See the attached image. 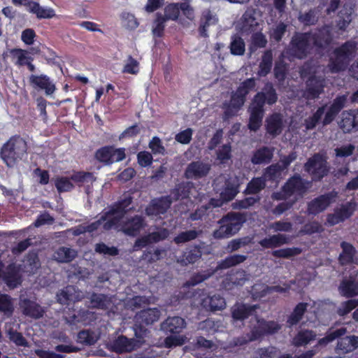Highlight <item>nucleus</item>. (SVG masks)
Segmentation results:
<instances>
[{
  "mask_svg": "<svg viewBox=\"0 0 358 358\" xmlns=\"http://www.w3.org/2000/svg\"><path fill=\"white\" fill-rule=\"evenodd\" d=\"M126 213L125 206H123V204H120L116 208L106 213L96 222L88 225H79L71 229L69 231L72 232L73 235L78 236L86 231L93 232L103 225V228L106 230L114 228L129 236H136L145 226L144 220L141 217L137 215L128 218L125 216Z\"/></svg>",
  "mask_w": 358,
  "mask_h": 358,
  "instance_id": "f257e3e1",
  "label": "nucleus"
},
{
  "mask_svg": "<svg viewBox=\"0 0 358 358\" xmlns=\"http://www.w3.org/2000/svg\"><path fill=\"white\" fill-rule=\"evenodd\" d=\"M330 41V28L325 27L317 33L296 34L292 41L291 50L294 57L301 59L313 50L322 53Z\"/></svg>",
  "mask_w": 358,
  "mask_h": 358,
  "instance_id": "f03ea898",
  "label": "nucleus"
},
{
  "mask_svg": "<svg viewBox=\"0 0 358 358\" xmlns=\"http://www.w3.org/2000/svg\"><path fill=\"white\" fill-rule=\"evenodd\" d=\"M309 187L310 182L303 180L299 176L292 178L283 187L282 192L273 194L275 199H285V201L278 205L273 213L277 215H281L301 198Z\"/></svg>",
  "mask_w": 358,
  "mask_h": 358,
  "instance_id": "7ed1b4c3",
  "label": "nucleus"
},
{
  "mask_svg": "<svg viewBox=\"0 0 358 358\" xmlns=\"http://www.w3.org/2000/svg\"><path fill=\"white\" fill-rule=\"evenodd\" d=\"M224 182V187L222 189H219L220 199H216L213 198L210 200L208 205H203L196 212L191 215L190 217L192 220H197L205 215V213L213 208L220 207L224 202L232 200L238 192V179L236 177L229 178L226 180L224 177L220 176L215 181V189H218V185Z\"/></svg>",
  "mask_w": 358,
  "mask_h": 358,
  "instance_id": "20e7f679",
  "label": "nucleus"
},
{
  "mask_svg": "<svg viewBox=\"0 0 358 358\" xmlns=\"http://www.w3.org/2000/svg\"><path fill=\"white\" fill-rule=\"evenodd\" d=\"M265 92H259L254 98L250 108V113L249 129L252 131L257 130L262 124L264 115L263 106L266 101L267 103L273 104L277 101V96L271 85L267 84Z\"/></svg>",
  "mask_w": 358,
  "mask_h": 358,
  "instance_id": "39448f33",
  "label": "nucleus"
},
{
  "mask_svg": "<svg viewBox=\"0 0 358 358\" xmlns=\"http://www.w3.org/2000/svg\"><path fill=\"white\" fill-rule=\"evenodd\" d=\"M324 69L321 66H310L306 64L301 71L303 78H308L306 90L304 96L308 99L317 97L322 93L324 87V78L320 75Z\"/></svg>",
  "mask_w": 358,
  "mask_h": 358,
  "instance_id": "423d86ee",
  "label": "nucleus"
},
{
  "mask_svg": "<svg viewBox=\"0 0 358 358\" xmlns=\"http://www.w3.org/2000/svg\"><path fill=\"white\" fill-rule=\"evenodd\" d=\"M357 43L349 41L341 48L335 50L330 58L328 70L331 73H336L345 69L350 60L355 56Z\"/></svg>",
  "mask_w": 358,
  "mask_h": 358,
  "instance_id": "0eeeda50",
  "label": "nucleus"
},
{
  "mask_svg": "<svg viewBox=\"0 0 358 358\" xmlns=\"http://www.w3.org/2000/svg\"><path fill=\"white\" fill-rule=\"evenodd\" d=\"M255 85V80L249 78L241 83L231 96L229 103H224V115L229 117L235 115L245 102V97Z\"/></svg>",
  "mask_w": 358,
  "mask_h": 358,
  "instance_id": "6e6552de",
  "label": "nucleus"
},
{
  "mask_svg": "<svg viewBox=\"0 0 358 358\" xmlns=\"http://www.w3.org/2000/svg\"><path fill=\"white\" fill-rule=\"evenodd\" d=\"M245 217L240 213H229L223 217L219 223L220 228L214 231L216 238H224L236 234L241 229Z\"/></svg>",
  "mask_w": 358,
  "mask_h": 358,
  "instance_id": "1a4fd4ad",
  "label": "nucleus"
},
{
  "mask_svg": "<svg viewBox=\"0 0 358 358\" xmlns=\"http://www.w3.org/2000/svg\"><path fill=\"white\" fill-rule=\"evenodd\" d=\"M36 34L31 29L24 30V44L31 45L27 49L24 48V64H27L30 71H34L35 66L30 62L32 56L37 55L40 50L39 45L35 43Z\"/></svg>",
  "mask_w": 358,
  "mask_h": 358,
  "instance_id": "9d476101",
  "label": "nucleus"
},
{
  "mask_svg": "<svg viewBox=\"0 0 358 358\" xmlns=\"http://www.w3.org/2000/svg\"><path fill=\"white\" fill-rule=\"evenodd\" d=\"M305 170L313 178L320 179L327 173L326 159L320 155H315L305 164Z\"/></svg>",
  "mask_w": 358,
  "mask_h": 358,
  "instance_id": "9b49d317",
  "label": "nucleus"
},
{
  "mask_svg": "<svg viewBox=\"0 0 358 358\" xmlns=\"http://www.w3.org/2000/svg\"><path fill=\"white\" fill-rule=\"evenodd\" d=\"M96 158L106 164L117 162L125 158L124 149L104 147L96 151Z\"/></svg>",
  "mask_w": 358,
  "mask_h": 358,
  "instance_id": "f8f14e48",
  "label": "nucleus"
},
{
  "mask_svg": "<svg viewBox=\"0 0 358 358\" xmlns=\"http://www.w3.org/2000/svg\"><path fill=\"white\" fill-rule=\"evenodd\" d=\"M356 203L354 201L348 202L335 209L334 213L327 217V223L335 225L349 218L355 211Z\"/></svg>",
  "mask_w": 358,
  "mask_h": 358,
  "instance_id": "ddd939ff",
  "label": "nucleus"
},
{
  "mask_svg": "<svg viewBox=\"0 0 358 358\" xmlns=\"http://www.w3.org/2000/svg\"><path fill=\"white\" fill-rule=\"evenodd\" d=\"M3 264L0 261V281L3 280L11 288L20 283L21 267L15 264L9 265L5 271L2 270Z\"/></svg>",
  "mask_w": 358,
  "mask_h": 358,
  "instance_id": "4468645a",
  "label": "nucleus"
},
{
  "mask_svg": "<svg viewBox=\"0 0 358 358\" xmlns=\"http://www.w3.org/2000/svg\"><path fill=\"white\" fill-rule=\"evenodd\" d=\"M22 138H11L2 148L1 157L8 166H13L17 159L16 149L20 148Z\"/></svg>",
  "mask_w": 358,
  "mask_h": 358,
  "instance_id": "2eb2a0df",
  "label": "nucleus"
},
{
  "mask_svg": "<svg viewBox=\"0 0 358 358\" xmlns=\"http://www.w3.org/2000/svg\"><path fill=\"white\" fill-rule=\"evenodd\" d=\"M336 197L337 193L332 192L313 199L308 203V213L317 215L324 211L331 203L336 201Z\"/></svg>",
  "mask_w": 358,
  "mask_h": 358,
  "instance_id": "dca6fc26",
  "label": "nucleus"
},
{
  "mask_svg": "<svg viewBox=\"0 0 358 358\" xmlns=\"http://www.w3.org/2000/svg\"><path fill=\"white\" fill-rule=\"evenodd\" d=\"M25 10L36 16L38 19H50L55 16L53 8L42 6L38 3L31 0H24Z\"/></svg>",
  "mask_w": 358,
  "mask_h": 358,
  "instance_id": "f3484780",
  "label": "nucleus"
},
{
  "mask_svg": "<svg viewBox=\"0 0 358 358\" xmlns=\"http://www.w3.org/2000/svg\"><path fill=\"white\" fill-rule=\"evenodd\" d=\"M171 201L169 197L155 199L146 208V214L152 219H157L160 215L164 214L170 207Z\"/></svg>",
  "mask_w": 358,
  "mask_h": 358,
  "instance_id": "a211bd4d",
  "label": "nucleus"
},
{
  "mask_svg": "<svg viewBox=\"0 0 358 358\" xmlns=\"http://www.w3.org/2000/svg\"><path fill=\"white\" fill-rule=\"evenodd\" d=\"M29 81L34 87L43 90L46 95H52L56 90L55 83L46 75H31Z\"/></svg>",
  "mask_w": 358,
  "mask_h": 358,
  "instance_id": "6ab92c4d",
  "label": "nucleus"
},
{
  "mask_svg": "<svg viewBox=\"0 0 358 358\" xmlns=\"http://www.w3.org/2000/svg\"><path fill=\"white\" fill-rule=\"evenodd\" d=\"M169 232L166 229H161L157 231L152 232L148 236L138 238L134 245V250H138L145 247L148 244L157 243L168 237Z\"/></svg>",
  "mask_w": 358,
  "mask_h": 358,
  "instance_id": "aec40b11",
  "label": "nucleus"
},
{
  "mask_svg": "<svg viewBox=\"0 0 358 358\" xmlns=\"http://www.w3.org/2000/svg\"><path fill=\"white\" fill-rule=\"evenodd\" d=\"M210 169V165L202 162H192L188 165L185 171L187 178L198 179L206 176Z\"/></svg>",
  "mask_w": 358,
  "mask_h": 358,
  "instance_id": "412c9836",
  "label": "nucleus"
},
{
  "mask_svg": "<svg viewBox=\"0 0 358 358\" xmlns=\"http://www.w3.org/2000/svg\"><path fill=\"white\" fill-rule=\"evenodd\" d=\"M296 158V155L295 153H291L289 156L285 157L282 160V165L278 164L275 165H272L268 167L266 172L265 176L269 178H279L282 172L289 166V164L293 162Z\"/></svg>",
  "mask_w": 358,
  "mask_h": 358,
  "instance_id": "4be33fe9",
  "label": "nucleus"
},
{
  "mask_svg": "<svg viewBox=\"0 0 358 358\" xmlns=\"http://www.w3.org/2000/svg\"><path fill=\"white\" fill-rule=\"evenodd\" d=\"M296 158V155L295 153H291L289 156L285 157L282 160V165L278 164L275 165H272L268 167L266 172L265 176L269 178H279L282 172L289 166V164L293 162Z\"/></svg>",
  "mask_w": 358,
  "mask_h": 358,
  "instance_id": "5701e85b",
  "label": "nucleus"
},
{
  "mask_svg": "<svg viewBox=\"0 0 358 358\" xmlns=\"http://www.w3.org/2000/svg\"><path fill=\"white\" fill-rule=\"evenodd\" d=\"M255 320L257 325L255 327V331L252 332L250 340H255L264 334L275 333L279 329L278 324L274 322L260 320H258L256 316L255 317Z\"/></svg>",
  "mask_w": 358,
  "mask_h": 358,
  "instance_id": "b1692460",
  "label": "nucleus"
},
{
  "mask_svg": "<svg viewBox=\"0 0 358 358\" xmlns=\"http://www.w3.org/2000/svg\"><path fill=\"white\" fill-rule=\"evenodd\" d=\"M346 101V95L338 96L336 99H334V102L329 106L327 111L326 112L324 118L323 120L324 125L328 124L333 121L336 115L345 106Z\"/></svg>",
  "mask_w": 358,
  "mask_h": 358,
  "instance_id": "393cba45",
  "label": "nucleus"
},
{
  "mask_svg": "<svg viewBox=\"0 0 358 358\" xmlns=\"http://www.w3.org/2000/svg\"><path fill=\"white\" fill-rule=\"evenodd\" d=\"M84 298L83 294L73 286H68L57 294V299L60 303H66L68 301H80Z\"/></svg>",
  "mask_w": 358,
  "mask_h": 358,
  "instance_id": "a878e982",
  "label": "nucleus"
},
{
  "mask_svg": "<svg viewBox=\"0 0 358 358\" xmlns=\"http://www.w3.org/2000/svg\"><path fill=\"white\" fill-rule=\"evenodd\" d=\"M358 348V336H350L341 338L338 340L336 351L339 353L346 354L352 352Z\"/></svg>",
  "mask_w": 358,
  "mask_h": 358,
  "instance_id": "bb28decb",
  "label": "nucleus"
},
{
  "mask_svg": "<svg viewBox=\"0 0 358 358\" xmlns=\"http://www.w3.org/2000/svg\"><path fill=\"white\" fill-rule=\"evenodd\" d=\"M344 132H350L358 129V115L354 112L345 111L342 113V119L339 123Z\"/></svg>",
  "mask_w": 358,
  "mask_h": 358,
  "instance_id": "cd10ccee",
  "label": "nucleus"
},
{
  "mask_svg": "<svg viewBox=\"0 0 358 358\" xmlns=\"http://www.w3.org/2000/svg\"><path fill=\"white\" fill-rule=\"evenodd\" d=\"M256 306H250L245 304H236L232 308V317L234 321L243 320L255 313Z\"/></svg>",
  "mask_w": 358,
  "mask_h": 358,
  "instance_id": "c85d7f7f",
  "label": "nucleus"
},
{
  "mask_svg": "<svg viewBox=\"0 0 358 358\" xmlns=\"http://www.w3.org/2000/svg\"><path fill=\"white\" fill-rule=\"evenodd\" d=\"M287 289V287H282L280 286H273L268 287L262 283L255 284L251 290V294L255 299H260L265 296L266 293L271 292H283Z\"/></svg>",
  "mask_w": 358,
  "mask_h": 358,
  "instance_id": "c756f323",
  "label": "nucleus"
},
{
  "mask_svg": "<svg viewBox=\"0 0 358 358\" xmlns=\"http://www.w3.org/2000/svg\"><path fill=\"white\" fill-rule=\"evenodd\" d=\"M342 252L339 256V260L342 264H346L351 262L358 264V258L356 256V251L354 247L348 243H341Z\"/></svg>",
  "mask_w": 358,
  "mask_h": 358,
  "instance_id": "7c9ffc66",
  "label": "nucleus"
},
{
  "mask_svg": "<svg viewBox=\"0 0 358 358\" xmlns=\"http://www.w3.org/2000/svg\"><path fill=\"white\" fill-rule=\"evenodd\" d=\"M338 290L342 296L352 297L358 294V285L355 282V279L350 277L349 279L343 280Z\"/></svg>",
  "mask_w": 358,
  "mask_h": 358,
  "instance_id": "2f4dec72",
  "label": "nucleus"
},
{
  "mask_svg": "<svg viewBox=\"0 0 358 358\" xmlns=\"http://www.w3.org/2000/svg\"><path fill=\"white\" fill-rule=\"evenodd\" d=\"M284 127V122L280 114L275 113L266 120L267 131L272 135L279 134Z\"/></svg>",
  "mask_w": 358,
  "mask_h": 358,
  "instance_id": "473e14b6",
  "label": "nucleus"
},
{
  "mask_svg": "<svg viewBox=\"0 0 358 358\" xmlns=\"http://www.w3.org/2000/svg\"><path fill=\"white\" fill-rule=\"evenodd\" d=\"M202 306L210 310H218L226 307V302L224 298L220 295H213L202 299Z\"/></svg>",
  "mask_w": 358,
  "mask_h": 358,
  "instance_id": "72a5a7b5",
  "label": "nucleus"
},
{
  "mask_svg": "<svg viewBox=\"0 0 358 358\" xmlns=\"http://www.w3.org/2000/svg\"><path fill=\"white\" fill-rule=\"evenodd\" d=\"M185 326V320L180 317H169L162 325L164 331L170 333H178Z\"/></svg>",
  "mask_w": 358,
  "mask_h": 358,
  "instance_id": "f704fd0d",
  "label": "nucleus"
},
{
  "mask_svg": "<svg viewBox=\"0 0 358 358\" xmlns=\"http://www.w3.org/2000/svg\"><path fill=\"white\" fill-rule=\"evenodd\" d=\"M289 242V238L283 234H277L266 238L259 242V244L266 248L279 247Z\"/></svg>",
  "mask_w": 358,
  "mask_h": 358,
  "instance_id": "c9c22d12",
  "label": "nucleus"
},
{
  "mask_svg": "<svg viewBox=\"0 0 358 358\" xmlns=\"http://www.w3.org/2000/svg\"><path fill=\"white\" fill-rule=\"evenodd\" d=\"M160 315V313L157 308H149L143 310L136 316L137 322L141 321L145 324H149L157 321Z\"/></svg>",
  "mask_w": 358,
  "mask_h": 358,
  "instance_id": "e433bc0d",
  "label": "nucleus"
},
{
  "mask_svg": "<svg viewBox=\"0 0 358 358\" xmlns=\"http://www.w3.org/2000/svg\"><path fill=\"white\" fill-rule=\"evenodd\" d=\"M246 279V273L243 271L232 273L223 281V287L227 289H230L232 288L231 284L232 285H242L244 284Z\"/></svg>",
  "mask_w": 358,
  "mask_h": 358,
  "instance_id": "4c0bfd02",
  "label": "nucleus"
},
{
  "mask_svg": "<svg viewBox=\"0 0 358 358\" xmlns=\"http://www.w3.org/2000/svg\"><path fill=\"white\" fill-rule=\"evenodd\" d=\"M77 252L71 248L62 247L54 254V259L59 262H69L73 260Z\"/></svg>",
  "mask_w": 358,
  "mask_h": 358,
  "instance_id": "58836bf2",
  "label": "nucleus"
},
{
  "mask_svg": "<svg viewBox=\"0 0 358 358\" xmlns=\"http://www.w3.org/2000/svg\"><path fill=\"white\" fill-rule=\"evenodd\" d=\"M201 257V252L197 247L188 250L184 253L178 262L182 265L194 263Z\"/></svg>",
  "mask_w": 358,
  "mask_h": 358,
  "instance_id": "ea45409f",
  "label": "nucleus"
},
{
  "mask_svg": "<svg viewBox=\"0 0 358 358\" xmlns=\"http://www.w3.org/2000/svg\"><path fill=\"white\" fill-rule=\"evenodd\" d=\"M316 334L312 331H301L293 339V344L296 346L307 345L315 340Z\"/></svg>",
  "mask_w": 358,
  "mask_h": 358,
  "instance_id": "a19ab883",
  "label": "nucleus"
},
{
  "mask_svg": "<svg viewBox=\"0 0 358 358\" xmlns=\"http://www.w3.org/2000/svg\"><path fill=\"white\" fill-rule=\"evenodd\" d=\"M43 310L42 308L34 301H24V315H29L34 318L42 316Z\"/></svg>",
  "mask_w": 358,
  "mask_h": 358,
  "instance_id": "79ce46f5",
  "label": "nucleus"
},
{
  "mask_svg": "<svg viewBox=\"0 0 358 358\" xmlns=\"http://www.w3.org/2000/svg\"><path fill=\"white\" fill-rule=\"evenodd\" d=\"M39 266L40 263L36 253L32 252L27 256L26 260H24V273H34Z\"/></svg>",
  "mask_w": 358,
  "mask_h": 358,
  "instance_id": "37998d69",
  "label": "nucleus"
},
{
  "mask_svg": "<svg viewBox=\"0 0 358 358\" xmlns=\"http://www.w3.org/2000/svg\"><path fill=\"white\" fill-rule=\"evenodd\" d=\"M91 306L99 308H110L112 299L102 294H94L90 298Z\"/></svg>",
  "mask_w": 358,
  "mask_h": 358,
  "instance_id": "c03bdc74",
  "label": "nucleus"
},
{
  "mask_svg": "<svg viewBox=\"0 0 358 358\" xmlns=\"http://www.w3.org/2000/svg\"><path fill=\"white\" fill-rule=\"evenodd\" d=\"M272 52L271 51H266L264 54L262 60L259 64V70L258 71L259 76H265L269 73L272 66Z\"/></svg>",
  "mask_w": 358,
  "mask_h": 358,
  "instance_id": "a18cd8bd",
  "label": "nucleus"
},
{
  "mask_svg": "<svg viewBox=\"0 0 358 358\" xmlns=\"http://www.w3.org/2000/svg\"><path fill=\"white\" fill-rule=\"evenodd\" d=\"M273 156L271 150L267 148L258 150L252 158L253 164H262L269 162Z\"/></svg>",
  "mask_w": 358,
  "mask_h": 358,
  "instance_id": "49530a36",
  "label": "nucleus"
},
{
  "mask_svg": "<svg viewBox=\"0 0 358 358\" xmlns=\"http://www.w3.org/2000/svg\"><path fill=\"white\" fill-rule=\"evenodd\" d=\"M112 348L116 352H122L132 350L133 346L128 338L120 336L113 343Z\"/></svg>",
  "mask_w": 358,
  "mask_h": 358,
  "instance_id": "de8ad7c7",
  "label": "nucleus"
},
{
  "mask_svg": "<svg viewBox=\"0 0 358 358\" xmlns=\"http://www.w3.org/2000/svg\"><path fill=\"white\" fill-rule=\"evenodd\" d=\"M231 53L234 55H243L245 52V43L243 40L235 35L231 37L230 44Z\"/></svg>",
  "mask_w": 358,
  "mask_h": 358,
  "instance_id": "09e8293b",
  "label": "nucleus"
},
{
  "mask_svg": "<svg viewBox=\"0 0 358 358\" xmlns=\"http://www.w3.org/2000/svg\"><path fill=\"white\" fill-rule=\"evenodd\" d=\"M242 20L243 22V29L244 31L253 30L254 27L259 24L252 10L246 11L243 14Z\"/></svg>",
  "mask_w": 358,
  "mask_h": 358,
  "instance_id": "8fccbe9b",
  "label": "nucleus"
},
{
  "mask_svg": "<svg viewBox=\"0 0 358 358\" xmlns=\"http://www.w3.org/2000/svg\"><path fill=\"white\" fill-rule=\"evenodd\" d=\"M275 180L276 178H266L265 175L263 178H257L253 179L248 185L246 192L249 194H255L263 189L265 186V180Z\"/></svg>",
  "mask_w": 358,
  "mask_h": 358,
  "instance_id": "3c124183",
  "label": "nucleus"
},
{
  "mask_svg": "<svg viewBox=\"0 0 358 358\" xmlns=\"http://www.w3.org/2000/svg\"><path fill=\"white\" fill-rule=\"evenodd\" d=\"M71 179L78 185H87L94 180V176L90 173L78 172L73 174Z\"/></svg>",
  "mask_w": 358,
  "mask_h": 358,
  "instance_id": "603ef678",
  "label": "nucleus"
},
{
  "mask_svg": "<svg viewBox=\"0 0 358 358\" xmlns=\"http://www.w3.org/2000/svg\"><path fill=\"white\" fill-rule=\"evenodd\" d=\"M246 259L244 255H234L226 258L218 266L217 268H227L243 262Z\"/></svg>",
  "mask_w": 358,
  "mask_h": 358,
  "instance_id": "864d4df0",
  "label": "nucleus"
},
{
  "mask_svg": "<svg viewBox=\"0 0 358 358\" xmlns=\"http://www.w3.org/2000/svg\"><path fill=\"white\" fill-rule=\"evenodd\" d=\"M13 301L7 294H0V311L10 315L13 310Z\"/></svg>",
  "mask_w": 358,
  "mask_h": 358,
  "instance_id": "5fc2aeb1",
  "label": "nucleus"
},
{
  "mask_svg": "<svg viewBox=\"0 0 358 358\" xmlns=\"http://www.w3.org/2000/svg\"><path fill=\"white\" fill-rule=\"evenodd\" d=\"M55 187L58 192H68L73 189V185L71 179L66 177H57L55 179Z\"/></svg>",
  "mask_w": 358,
  "mask_h": 358,
  "instance_id": "6e6d98bb",
  "label": "nucleus"
},
{
  "mask_svg": "<svg viewBox=\"0 0 358 358\" xmlns=\"http://www.w3.org/2000/svg\"><path fill=\"white\" fill-rule=\"evenodd\" d=\"M217 159L222 164L227 162L231 158V145L225 144L216 151Z\"/></svg>",
  "mask_w": 358,
  "mask_h": 358,
  "instance_id": "4d7b16f0",
  "label": "nucleus"
},
{
  "mask_svg": "<svg viewBox=\"0 0 358 358\" xmlns=\"http://www.w3.org/2000/svg\"><path fill=\"white\" fill-rule=\"evenodd\" d=\"M324 107H321L318 108V110L313 114L312 117L306 119L305 120L306 129L309 130L315 128L317 122L321 119L322 115L324 114Z\"/></svg>",
  "mask_w": 358,
  "mask_h": 358,
  "instance_id": "13d9d810",
  "label": "nucleus"
},
{
  "mask_svg": "<svg viewBox=\"0 0 358 358\" xmlns=\"http://www.w3.org/2000/svg\"><path fill=\"white\" fill-rule=\"evenodd\" d=\"M345 333H346V330L344 328H341L339 329H337L332 332H330L325 337H324L318 341V345H326L329 343L332 342L336 338L345 334Z\"/></svg>",
  "mask_w": 358,
  "mask_h": 358,
  "instance_id": "bf43d9fd",
  "label": "nucleus"
},
{
  "mask_svg": "<svg viewBox=\"0 0 358 358\" xmlns=\"http://www.w3.org/2000/svg\"><path fill=\"white\" fill-rule=\"evenodd\" d=\"M307 304L301 303L296 306L293 313L289 318L288 322L291 324H296L301 318L306 309Z\"/></svg>",
  "mask_w": 358,
  "mask_h": 358,
  "instance_id": "052dcab7",
  "label": "nucleus"
},
{
  "mask_svg": "<svg viewBox=\"0 0 358 358\" xmlns=\"http://www.w3.org/2000/svg\"><path fill=\"white\" fill-rule=\"evenodd\" d=\"M301 252V250L298 248H289L277 250L273 252V255L276 257L289 258Z\"/></svg>",
  "mask_w": 358,
  "mask_h": 358,
  "instance_id": "680f3d73",
  "label": "nucleus"
},
{
  "mask_svg": "<svg viewBox=\"0 0 358 358\" xmlns=\"http://www.w3.org/2000/svg\"><path fill=\"white\" fill-rule=\"evenodd\" d=\"M180 3H171L165 8V19L176 20L180 13Z\"/></svg>",
  "mask_w": 358,
  "mask_h": 358,
  "instance_id": "e2e57ef3",
  "label": "nucleus"
},
{
  "mask_svg": "<svg viewBox=\"0 0 358 358\" xmlns=\"http://www.w3.org/2000/svg\"><path fill=\"white\" fill-rule=\"evenodd\" d=\"M198 236V232L195 230H189L184 231L178 234L175 238L174 241L176 243H185L189 241L195 239Z\"/></svg>",
  "mask_w": 358,
  "mask_h": 358,
  "instance_id": "0e129e2a",
  "label": "nucleus"
},
{
  "mask_svg": "<svg viewBox=\"0 0 358 358\" xmlns=\"http://www.w3.org/2000/svg\"><path fill=\"white\" fill-rule=\"evenodd\" d=\"M358 306V300L351 299L343 303L338 308V313L340 315H345Z\"/></svg>",
  "mask_w": 358,
  "mask_h": 358,
  "instance_id": "69168bd1",
  "label": "nucleus"
},
{
  "mask_svg": "<svg viewBox=\"0 0 358 358\" xmlns=\"http://www.w3.org/2000/svg\"><path fill=\"white\" fill-rule=\"evenodd\" d=\"M353 7L352 5L350 4L345 8V13H343V10L340 12L341 17L343 18L342 22H339L338 26L340 29H344L351 21V15L352 13Z\"/></svg>",
  "mask_w": 358,
  "mask_h": 358,
  "instance_id": "338daca9",
  "label": "nucleus"
},
{
  "mask_svg": "<svg viewBox=\"0 0 358 358\" xmlns=\"http://www.w3.org/2000/svg\"><path fill=\"white\" fill-rule=\"evenodd\" d=\"M186 337L182 335H173L165 339V345L168 348L182 345L186 341Z\"/></svg>",
  "mask_w": 358,
  "mask_h": 358,
  "instance_id": "774afa93",
  "label": "nucleus"
}]
</instances>
